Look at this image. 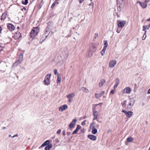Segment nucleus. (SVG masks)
Listing matches in <instances>:
<instances>
[{
  "label": "nucleus",
  "instance_id": "26",
  "mask_svg": "<svg viewBox=\"0 0 150 150\" xmlns=\"http://www.w3.org/2000/svg\"><path fill=\"white\" fill-rule=\"evenodd\" d=\"M81 90H82L83 91L86 93H88L89 92V90L88 89L84 87H82L81 88Z\"/></svg>",
  "mask_w": 150,
  "mask_h": 150
},
{
  "label": "nucleus",
  "instance_id": "52",
  "mask_svg": "<svg viewBox=\"0 0 150 150\" xmlns=\"http://www.w3.org/2000/svg\"><path fill=\"white\" fill-rule=\"evenodd\" d=\"M23 9L25 11H26V8H25V7H23V9H22L21 10H23Z\"/></svg>",
  "mask_w": 150,
  "mask_h": 150
},
{
  "label": "nucleus",
  "instance_id": "32",
  "mask_svg": "<svg viewBox=\"0 0 150 150\" xmlns=\"http://www.w3.org/2000/svg\"><path fill=\"white\" fill-rule=\"evenodd\" d=\"M93 115L94 117H97L98 116V114L97 111L94 110L93 112Z\"/></svg>",
  "mask_w": 150,
  "mask_h": 150
},
{
  "label": "nucleus",
  "instance_id": "42",
  "mask_svg": "<svg viewBox=\"0 0 150 150\" xmlns=\"http://www.w3.org/2000/svg\"><path fill=\"white\" fill-rule=\"evenodd\" d=\"M62 134L63 136H65L66 135L65 132V130H64L62 132Z\"/></svg>",
  "mask_w": 150,
  "mask_h": 150
},
{
  "label": "nucleus",
  "instance_id": "2",
  "mask_svg": "<svg viewBox=\"0 0 150 150\" xmlns=\"http://www.w3.org/2000/svg\"><path fill=\"white\" fill-rule=\"evenodd\" d=\"M39 29L37 27L33 28L30 33V37L32 38H34L37 35L39 31Z\"/></svg>",
  "mask_w": 150,
  "mask_h": 150
},
{
  "label": "nucleus",
  "instance_id": "5",
  "mask_svg": "<svg viewBox=\"0 0 150 150\" xmlns=\"http://www.w3.org/2000/svg\"><path fill=\"white\" fill-rule=\"evenodd\" d=\"M51 28V26L50 25L48 24L45 29V33L43 34L45 35L47 37L50 33Z\"/></svg>",
  "mask_w": 150,
  "mask_h": 150
},
{
  "label": "nucleus",
  "instance_id": "4",
  "mask_svg": "<svg viewBox=\"0 0 150 150\" xmlns=\"http://www.w3.org/2000/svg\"><path fill=\"white\" fill-rule=\"evenodd\" d=\"M23 60V54L22 53L20 54L19 59L16 61L14 63V65L17 66L19 64H21Z\"/></svg>",
  "mask_w": 150,
  "mask_h": 150
},
{
  "label": "nucleus",
  "instance_id": "27",
  "mask_svg": "<svg viewBox=\"0 0 150 150\" xmlns=\"http://www.w3.org/2000/svg\"><path fill=\"white\" fill-rule=\"evenodd\" d=\"M134 139L133 138H132L131 137H129L127 139V142H132L133 140Z\"/></svg>",
  "mask_w": 150,
  "mask_h": 150
},
{
  "label": "nucleus",
  "instance_id": "31",
  "mask_svg": "<svg viewBox=\"0 0 150 150\" xmlns=\"http://www.w3.org/2000/svg\"><path fill=\"white\" fill-rule=\"evenodd\" d=\"M28 3V0H25V1H22V3L23 4L25 5H27Z\"/></svg>",
  "mask_w": 150,
  "mask_h": 150
},
{
  "label": "nucleus",
  "instance_id": "33",
  "mask_svg": "<svg viewBox=\"0 0 150 150\" xmlns=\"http://www.w3.org/2000/svg\"><path fill=\"white\" fill-rule=\"evenodd\" d=\"M108 45V43L107 41L106 40L104 41V47L107 48Z\"/></svg>",
  "mask_w": 150,
  "mask_h": 150
},
{
  "label": "nucleus",
  "instance_id": "3",
  "mask_svg": "<svg viewBox=\"0 0 150 150\" xmlns=\"http://www.w3.org/2000/svg\"><path fill=\"white\" fill-rule=\"evenodd\" d=\"M51 76V74H47L43 81V83L45 85H48L50 84V79Z\"/></svg>",
  "mask_w": 150,
  "mask_h": 150
},
{
  "label": "nucleus",
  "instance_id": "35",
  "mask_svg": "<svg viewBox=\"0 0 150 150\" xmlns=\"http://www.w3.org/2000/svg\"><path fill=\"white\" fill-rule=\"evenodd\" d=\"M95 123L94 122H92L90 125V128H92V127H94V125H95Z\"/></svg>",
  "mask_w": 150,
  "mask_h": 150
},
{
  "label": "nucleus",
  "instance_id": "58",
  "mask_svg": "<svg viewBox=\"0 0 150 150\" xmlns=\"http://www.w3.org/2000/svg\"><path fill=\"white\" fill-rule=\"evenodd\" d=\"M56 141L57 142H59V140L57 139H56Z\"/></svg>",
  "mask_w": 150,
  "mask_h": 150
},
{
  "label": "nucleus",
  "instance_id": "55",
  "mask_svg": "<svg viewBox=\"0 0 150 150\" xmlns=\"http://www.w3.org/2000/svg\"><path fill=\"white\" fill-rule=\"evenodd\" d=\"M69 102L70 103H71V100L70 99V98H69L68 100Z\"/></svg>",
  "mask_w": 150,
  "mask_h": 150
},
{
  "label": "nucleus",
  "instance_id": "60",
  "mask_svg": "<svg viewBox=\"0 0 150 150\" xmlns=\"http://www.w3.org/2000/svg\"><path fill=\"white\" fill-rule=\"evenodd\" d=\"M83 118H84V119H85L86 118V116H83Z\"/></svg>",
  "mask_w": 150,
  "mask_h": 150
},
{
  "label": "nucleus",
  "instance_id": "15",
  "mask_svg": "<svg viewBox=\"0 0 150 150\" xmlns=\"http://www.w3.org/2000/svg\"><path fill=\"white\" fill-rule=\"evenodd\" d=\"M141 6L143 8H146L147 6V4L145 2H142L139 1L138 2Z\"/></svg>",
  "mask_w": 150,
  "mask_h": 150
},
{
  "label": "nucleus",
  "instance_id": "18",
  "mask_svg": "<svg viewBox=\"0 0 150 150\" xmlns=\"http://www.w3.org/2000/svg\"><path fill=\"white\" fill-rule=\"evenodd\" d=\"M50 144V142L49 140H47L44 142L41 145V147H44L45 146H47L48 144Z\"/></svg>",
  "mask_w": 150,
  "mask_h": 150
},
{
  "label": "nucleus",
  "instance_id": "46",
  "mask_svg": "<svg viewBox=\"0 0 150 150\" xmlns=\"http://www.w3.org/2000/svg\"><path fill=\"white\" fill-rule=\"evenodd\" d=\"M97 117H94L93 119V120H96L97 119Z\"/></svg>",
  "mask_w": 150,
  "mask_h": 150
},
{
  "label": "nucleus",
  "instance_id": "57",
  "mask_svg": "<svg viewBox=\"0 0 150 150\" xmlns=\"http://www.w3.org/2000/svg\"><path fill=\"white\" fill-rule=\"evenodd\" d=\"M99 127V125H96V127H97V128H98Z\"/></svg>",
  "mask_w": 150,
  "mask_h": 150
},
{
  "label": "nucleus",
  "instance_id": "19",
  "mask_svg": "<svg viewBox=\"0 0 150 150\" xmlns=\"http://www.w3.org/2000/svg\"><path fill=\"white\" fill-rule=\"evenodd\" d=\"M119 83V80L118 78H117L116 79L115 84L114 86V88L115 89L118 86Z\"/></svg>",
  "mask_w": 150,
  "mask_h": 150
},
{
  "label": "nucleus",
  "instance_id": "20",
  "mask_svg": "<svg viewBox=\"0 0 150 150\" xmlns=\"http://www.w3.org/2000/svg\"><path fill=\"white\" fill-rule=\"evenodd\" d=\"M52 145L51 144H48L45 148V150H50V149L52 147Z\"/></svg>",
  "mask_w": 150,
  "mask_h": 150
},
{
  "label": "nucleus",
  "instance_id": "51",
  "mask_svg": "<svg viewBox=\"0 0 150 150\" xmlns=\"http://www.w3.org/2000/svg\"><path fill=\"white\" fill-rule=\"evenodd\" d=\"M81 132L83 133L84 132V129H81Z\"/></svg>",
  "mask_w": 150,
  "mask_h": 150
},
{
  "label": "nucleus",
  "instance_id": "36",
  "mask_svg": "<svg viewBox=\"0 0 150 150\" xmlns=\"http://www.w3.org/2000/svg\"><path fill=\"white\" fill-rule=\"evenodd\" d=\"M4 47L3 46L2 44L0 43V51L2 50Z\"/></svg>",
  "mask_w": 150,
  "mask_h": 150
},
{
  "label": "nucleus",
  "instance_id": "23",
  "mask_svg": "<svg viewBox=\"0 0 150 150\" xmlns=\"http://www.w3.org/2000/svg\"><path fill=\"white\" fill-rule=\"evenodd\" d=\"M47 37V36L43 34L40 40V41H42V42H43Z\"/></svg>",
  "mask_w": 150,
  "mask_h": 150
},
{
  "label": "nucleus",
  "instance_id": "8",
  "mask_svg": "<svg viewBox=\"0 0 150 150\" xmlns=\"http://www.w3.org/2000/svg\"><path fill=\"white\" fill-rule=\"evenodd\" d=\"M21 36V35L19 32H16L14 34L13 38L15 40H18Z\"/></svg>",
  "mask_w": 150,
  "mask_h": 150
},
{
  "label": "nucleus",
  "instance_id": "54",
  "mask_svg": "<svg viewBox=\"0 0 150 150\" xmlns=\"http://www.w3.org/2000/svg\"><path fill=\"white\" fill-rule=\"evenodd\" d=\"M1 30H2V28H1V27L0 26V34L1 33Z\"/></svg>",
  "mask_w": 150,
  "mask_h": 150
},
{
  "label": "nucleus",
  "instance_id": "7",
  "mask_svg": "<svg viewBox=\"0 0 150 150\" xmlns=\"http://www.w3.org/2000/svg\"><path fill=\"white\" fill-rule=\"evenodd\" d=\"M77 120L76 119H74L73 120L69 125V127L71 129H72L74 127L75 125Z\"/></svg>",
  "mask_w": 150,
  "mask_h": 150
},
{
  "label": "nucleus",
  "instance_id": "45",
  "mask_svg": "<svg viewBox=\"0 0 150 150\" xmlns=\"http://www.w3.org/2000/svg\"><path fill=\"white\" fill-rule=\"evenodd\" d=\"M18 134H17L15 135H14L13 136V137H12V138H14L15 137H18Z\"/></svg>",
  "mask_w": 150,
  "mask_h": 150
},
{
  "label": "nucleus",
  "instance_id": "39",
  "mask_svg": "<svg viewBox=\"0 0 150 150\" xmlns=\"http://www.w3.org/2000/svg\"><path fill=\"white\" fill-rule=\"evenodd\" d=\"M54 74L55 75H56L57 74V69H55L54 70Z\"/></svg>",
  "mask_w": 150,
  "mask_h": 150
},
{
  "label": "nucleus",
  "instance_id": "13",
  "mask_svg": "<svg viewBox=\"0 0 150 150\" xmlns=\"http://www.w3.org/2000/svg\"><path fill=\"white\" fill-rule=\"evenodd\" d=\"M131 91V88L129 87H127L126 88L123 90V92L124 93H129Z\"/></svg>",
  "mask_w": 150,
  "mask_h": 150
},
{
  "label": "nucleus",
  "instance_id": "1",
  "mask_svg": "<svg viewBox=\"0 0 150 150\" xmlns=\"http://www.w3.org/2000/svg\"><path fill=\"white\" fill-rule=\"evenodd\" d=\"M135 101L132 99H130L129 101L127 103V100H125L121 103V105L123 108L127 110L131 109L133 106Z\"/></svg>",
  "mask_w": 150,
  "mask_h": 150
},
{
  "label": "nucleus",
  "instance_id": "29",
  "mask_svg": "<svg viewBox=\"0 0 150 150\" xmlns=\"http://www.w3.org/2000/svg\"><path fill=\"white\" fill-rule=\"evenodd\" d=\"M59 4L58 2H57V1H56V0L54 1V3L52 4L51 6V8H54V7L55 6V5L56 4Z\"/></svg>",
  "mask_w": 150,
  "mask_h": 150
},
{
  "label": "nucleus",
  "instance_id": "6",
  "mask_svg": "<svg viewBox=\"0 0 150 150\" xmlns=\"http://www.w3.org/2000/svg\"><path fill=\"white\" fill-rule=\"evenodd\" d=\"M122 112L124 113L125 115L128 117H130L133 115V113L132 112L129 111L127 112L126 110H122Z\"/></svg>",
  "mask_w": 150,
  "mask_h": 150
},
{
  "label": "nucleus",
  "instance_id": "63",
  "mask_svg": "<svg viewBox=\"0 0 150 150\" xmlns=\"http://www.w3.org/2000/svg\"><path fill=\"white\" fill-rule=\"evenodd\" d=\"M17 28L18 29H19L20 28L19 26H18L17 27Z\"/></svg>",
  "mask_w": 150,
  "mask_h": 150
},
{
  "label": "nucleus",
  "instance_id": "38",
  "mask_svg": "<svg viewBox=\"0 0 150 150\" xmlns=\"http://www.w3.org/2000/svg\"><path fill=\"white\" fill-rule=\"evenodd\" d=\"M105 92L104 91H102L99 94L100 95V96H102L104 94Z\"/></svg>",
  "mask_w": 150,
  "mask_h": 150
},
{
  "label": "nucleus",
  "instance_id": "16",
  "mask_svg": "<svg viewBox=\"0 0 150 150\" xmlns=\"http://www.w3.org/2000/svg\"><path fill=\"white\" fill-rule=\"evenodd\" d=\"M81 127L79 125H78L76 129L73 132L72 134H74L77 133L78 130L80 129Z\"/></svg>",
  "mask_w": 150,
  "mask_h": 150
},
{
  "label": "nucleus",
  "instance_id": "10",
  "mask_svg": "<svg viewBox=\"0 0 150 150\" xmlns=\"http://www.w3.org/2000/svg\"><path fill=\"white\" fill-rule=\"evenodd\" d=\"M116 61L115 60H112L110 61L109 63V66L110 67H114L116 64Z\"/></svg>",
  "mask_w": 150,
  "mask_h": 150
},
{
  "label": "nucleus",
  "instance_id": "61",
  "mask_svg": "<svg viewBox=\"0 0 150 150\" xmlns=\"http://www.w3.org/2000/svg\"><path fill=\"white\" fill-rule=\"evenodd\" d=\"M6 127H3V129H6Z\"/></svg>",
  "mask_w": 150,
  "mask_h": 150
},
{
  "label": "nucleus",
  "instance_id": "43",
  "mask_svg": "<svg viewBox=\"0 0 150 150\" xmlns=\"http://www.w3.org/2000/svg\"><path fill=\"white\" fill-rule=\"evenodd\" d=\"M95 37H94V38L95 39H96V37H98V33H96L95 34Z\"/></svg>",
  "mask_w": 150,
  "mask_h": 150
},
{
  "label": "nucleus",
  "instance_id": "9",
  "mask_svg": "<svg viewBox=\"0 0 150 150\" xmlns=\"http://www.w3.org/2000/svg\"><path fill=\"white\" fill-rule=\"evenodd\" d=\"M7 28L10 31H12L15 29L14 26L12 24L8 23L7 24Z\"/></svg>",
  "mask_w": 150,
  "mask_h": 150
},
{
  "label": "nucleus",
  "instance_id": "34",
  "mask_svg": "<svg viewBox=\"0 0 150 150\" xmlns=\"http://www.w3.org/2000/svg\"><path fill=\"white\" fill-rule=\"evenodd\" d=\"M139 83L137 84L136 83H135L134 84V89H137V88L139 86Z\"/></svg>",
  "mask_w": 150,
  "mask_h": 150
},
{
  "label": "nucleus",
  "instance_id": "48",
  "mask_svg": "<svg viewBox=\"0 0 150 150\" xmlns=\"http://www.w3.org/2000/svg\"><path fill=\"white\" fill-rule=\"evenodd\" d=\"M119 8H117V9H118V10H119V11H121V7H120V6H119Z\"/></svg>",
  "mask_w": 150,
  "mask_h": 150
},
{
  "label": "nucleus",
  "instance_id": "64",
  "mask_svg": "<svg viewBox=\"0 0 150 150\" xmlns=\"http://www.w3.org/2000/svg\"><path fill=\"white\" fill-rule=\"evenodd\" d=\"M146 31L145 32V33H144V35H146V33H146Z\"/></svg>",
  "mask_w": 150,
  "mask_h": 150
},
{
  "label": "nucleus",
  "instance_id": "30",
  "mask_svg": "<svg viewBox=\"0 0 150 150\" xmlns=\"http://www.w3.org/2000/svg\"><path fill=\"white\" fill-rule=\"evenodd\" d=\"M57 83H60L61 81V78L60 76L58 74L57 75Z\"/></svg>",
  "mask_w": 150,
  "mask_h": 150
},
{
  "label": "nucleus",
  "instance_id": "49",
  "mask_svg": "<svg viewBox=\"0 0 150 150\" xmlns=\"http://www.w3.org/2000/svg\"><path fill=\"white\" fill-rule=\"evenodd\" d=\"M110 93L112 94H113L114 93V90H112L110 91Z\"/></svg>",
  "mask_w": 150,
  "mask_h": 150
},
{
  "label": "nucleus",
  "instance_id": "40",
  "mask_svg": "<svg viewBox=\"0 0 150 150\" xmlns=\"http://www.w3.org/2000/svg\"><path fill=\"white\" fill-rule=\"evenodd\" d=\"M61 132V130L60 129H59L57 131V134H60Z\"/></svg>",
  "mask_w": 150,
  "mask_h": 150
},
{
  "label": "nucleus",
  "instance_id": "11",
  "mask_svg": "<svg viewBox=\"0 0 150 150\" xmlns=\"http://www.w3.org/2000/svg\"><path fill=\"white\" fill-rule=\"evenodd\" d=\"M68 108L67 105L65 104L60 106L59 108V110L61 111H63Z\"/></svg>",
  "mask_w": 150,
  "mask_h": 150
},
{
  "label": "nucleus",
  "instance_id": "12",
  "mask_svg": "<svg viewBox=\"0 0 150 150\" xmlns=\"http://www.w3.org/2000/svg\"><path fill=\"white\" fill-rule=\"evenodd\" d=\"M126 23V21H123L119 22L118 23V26L119 27H123Z\"/></svg>",
  "mask_w": 150,
  "mask_h": 150
},
{
  "label": "nucleus",
  "instance_id": "37",
  "mask_svg": "<svg viewBox=\"0 0 150 150\" xmlns=\"http://www.w3.org/2000/svg\"><path fill=\"white\" fill-rule=\"evenodd\" d=\"M95 96L96 98H98L101 97L100 96V95L99 94H97L96 93H95Z\"/></svg>",
  "mask_w": 150,
  "mask_h": 150
},
{
  "label": "nucleus",
  "instance_id": "53",
  "mask_svg": "<svg viewBox=\"0 0 150 150\" xmlns=\"http://www.w3.org/2000/svg\"><path fill=\"white\" fill-rule=\"evenodd\" d=\"M148 93H149V94H150V88H149L148 90Z\"/></svg>",
  "mask_w": 150,
  "mask_h": 150
},
{
  "label": "nucleus",
  "instance_id": "14",
  "mask_svg": "<svg viewBox=\"0 0 150 150\" xmlns=\"http://www.w3.org/2000/svg\"><path fill=\"white\" fill-rule=\"evenodd\" d=\"M88 137L93 141H95L96 139V137L93 135H88Z\"/></svg>",
  "mask_w": 150,
  "mask_h": 150
},
{
  "label": "nucleus",
  "instance_id": "28",
  "mask_svg": "<svg viewBox=\"0 0 150 150\" xmlns=\"http://www.w3.org/2000/svg\"><path fill=\"white\" fill-rule=\"evenodd\" d=\"M106 48L104 47H103V49L101 52V54L102 56H103L106 50Z\"/></svg>",
  "mask_w": 150,
  "mask_h": 150
},
{
  "label": "nucleus",
  "instance_id": "21",
  "mask_svg": "<svg viewBox=\"0 0 150 150\" xmlns=\"http://www.w3.org/2000/svg\"><path fill=\"white\" fill-rule=\"evenodd\" d=\"M143 30L145 31V30L146 29H149L150 28V24H149L148 25H144L143 26Z\"/></svg>",
  "mask_w": 150,
  "mask_h": 150
},
{
  "label": "nucleus",
  "instance_id": "41",
  "mask_svg": "<svg viewBox=\"0 0 150 150\" xmlns=\"http://www.w3.org/2000/svg\"><path fill=\"white\" fill-rule=\"evenodd\" d=\"M86 120H85L83 122H82L81 123V124L83 125H85V122H86Z\"/></svg>",
  "mask_w": 150,
  "mask_h": 150
},
{
  "label": "nucleus",
  "instance_id": "17",
  "mask_svg": "<svg viewBox=\"0 0 150 150\" xmlns=\"http://www.w3.org/2000/svg\"><path fill=\"white\" fill-rule=\"evenodd\" d=\"M105 82V80L104 79H103L100 80V82L99 83V87H102Z\"/></svg>",
  "mask_w": 150,
  "mask_h": 150
},
{
  "label": "nucleus",
  "instance_id": "22",
  "mask_svg": "<svg viewBox=\"0 0 150 150\" xmlns=\"http://www.w3.org/2000/svg\"><path fill=\"white\" fill-rule=\"evenodd\" d=\"M74 96H75V94L74 93H72L70 94H68L67 96V98H72L74 97Z\"/></svg>",
  "mask_w": 150,
  "mask_h": 150
},
{
  "label": "nucleus",
  "instance_id": "59",
  "mask_svg": "<svg viewBox=\"0 0 150 150\" xmlns=\"http://www.w3.org/2000/svg\"><path fill=\"white\" fill-rule=\"evenodd\" d=\"M146 21H150V18H149L148 19L146 20Z\"/></svg>",
  "mask_w": 150,
  "mask_h": 150
},
{
  "label": "nucleus",
  "instance_id": "47",
  "mask_svg": "<svg viewBox=\"0 0 150 150\" xmlns=\"http://www.w3.org/2000/svg\"><path fill=\"white\" fill-rule=\"evenodd\" d=\"M150 0H145V2L146 3H147L150 1Z\"/></svg>",
  "mask_w": 150,
  "mask_h": 150
},
{
  "label": "nucleus",
  "instance_id": "24",
  "mask_svg": "<svg viewBox=\"0 0 150 150\" xmlns=\"http://www.w3.org/2000/svg\"><path fill=\"white\" fill-rule=\"evenodd\" d=\"M6 14L5 13H4L1 16V20H4L6 18Z\"/></svg>",
  "mask_w": 150,
  "mask_h": 150
},
{
  "label": "nucleus",
  "instance_id": "44",
  "mask_svg": "<svg viewBox=\"0 0 150 150\" xmlns=\"http://www.w3.org/2000/svg\"><path fill=\"white\" fill-rule=\"evenodd\" d=\"M71 134V132H67V134L68 136H69Z\"/></svg>",
  "mask_w": 150,
  "mask_h": 150
},
{
  "label": "nucleus",
  "instance_id": "25",
  "mask_svg": "<svg viewBox=\"0 0 150 150\" xmlns=\"http://www.w3.org/2000/svg\"><path fill=\"white\" fill-rule=\"evenodd\" d=\"M97 132V130L95 127H92V133L93 134H96Z\"/></svg>",
  "mask_w": 150,
  "mask_h": 150
},
{
  "label": "nucleus",
  "instance_id": "50",
  "mask_svg": "<svg viewBox=\"0 0 150 150\" xmlns=\"http://www.w3.org/2000/svg\"><path fill=\"white\" fill-rule=\"evenodd\" d=\"M111 129H109V130L108 131H107V133H109V132H111Z\"/></svg>",
  "mask_w": 150,
  "mask_h": 150
},
{
  "label": "nucleus",
  "instance_id": "62",
  "mask_svg": "<svg viewBox=\"0 0 150 150\" xmlns=\"http://www.w3.org/2000/svg\"><path fill=\"white\" fill-rule=\"evenodd\" d=\"M8 136L9 137H12L11 136V135H9Z\"/></svg>",
  "mask_w": 150,
  "mask_h": 150
},
{
  "label": "nucleus",
  "instance_id": "56",
  "mask_svg": "<svg viewBox=\"0 0 150 150\" xmlns=\"http://www.w3.org/2000/svg\"><path fill=\"white\" fill-rule=\"evenodd\" d=\"M146 35L145 37V38H143V37H144V35L142 38V40H145L146 38Z\"/></svg>",
  "mask_w": 150,
  "mask_h": 150
}]
</instances>
